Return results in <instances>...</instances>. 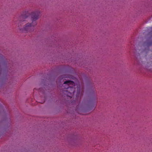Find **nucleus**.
<instances>
[{
  "mask_svg": "<svg viewBox=\"0 0 152 152\" xmlns=\"http://www.w3.org/2000/svg\"><path fill=\"white\" fill-rule=\"evenodd\" d=\"M89 104H91V101H90L88 102Z\"/></svg>",
  "mask_w": 152,
  "mask_h": 152,
  "instance_id": "5",
  "label": "nucleus"
},
{
  "mask_svg": "<svg viewBox=\"0 0 152 152\" xmlns=\"http://www.w3.org/2000/svg\"><path fill=\"white\" fill-rule=\"evenodd\" d=\"M80 89V88H77V94L78 95V94H79L80 93V91H79V90Z\"/></svg>",
  "mask_w": 152,
  "mask_h": 152,
  "instance_id": "4",
  "label": "nucleus"
},
{
  "mask_svg": "<svg viewBox=\"0 0 152 152\" xmlns=\"http://www.w3.org/2000/svg\"><path fill=\"white\" fill-rule=\"evenodd\" d=\"M75 91V87L69 86L63 91V93L68 96L72 97Z\"/></svg>",
  "mask_w": 152,
  "mask_h": 152,
  "instance_id": "2",
  "label": "nucleus"
},
{
  "mask_svg": "<svg viewBox=\"0 0 152 152\" xmlns=\"http://www.w3.org/2000/svg\"><path fill=\"white\" fill-rule=\"evenodd\" d=\"M40 12L38 10H36L32 12L31 17L32 20L31 23H28L26 24L25 26L23 28H21V24H23L25 19L28 17V13L27 12H25L22 14L19 18L18 20L16 22V24L18 26L20 30L24 33L31 32L34 30V26L36 25L37 23L36 20L39 16Z\"/></svg>",
  "mask_w": 152,
  "mask_h": 152,
  "instance_id": "1",
  "label": "nucleus"
},
{
  "mask_svg": "<svg viewBox=\"0 0 152 152\" xmlns=\"http://www.w3.org/2000/svg\"><path fill=\"white\" fill-rule=\"evenodd\" d=\"M64 84H66L68 86L71 84L72 85H74L75 83L73 81L69 80L65 81L64 83Z\"/></svg>",
  "mask_w": 152,
  "mask_h": 152,
  "instance_id": "3",
  "label": "nucleus"
}]
</instances>
